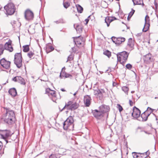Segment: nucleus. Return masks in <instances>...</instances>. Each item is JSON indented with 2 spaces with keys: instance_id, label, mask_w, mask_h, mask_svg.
<instances>
[{
  "instance_id": "obj_19",
  "label": "nucleus",
  "mask_w": 158,
  "mask_h": 158,
  "mask_svg": "<svg viewBox=\"0 0 158 158\" xmlns=\"http://www.w3.org/2000/svg\"><path fill=\"white\" fill-rule=\"evenodd\" d=\"M9 94L12 96V97H15L17 94V93L16 91V90L15 88H12L10 89L8 91Z\"/></svg>"
},
{
  "instance_id": "obj_54",
  "label": "nucleus",
  "mask_w": 158,
  "mask_h": 158,
  "mask_svg": "<svg viewBox=\"0 0 158 158\" xmlns=\"http://www.w3.org/2000/svg\"><path fill=\"white\" fill-rule=\"evenodd\" d=\"M154 5L155 6L156 9H157L158 6V4L155 1L154 2Z\"/></svg>"
},
{
  "instance_id": "obj_4",
  "label": "nucleus",
  "mask_w": 158,
  "mask_h": 158,
  "mask_svg": "<svg viewBox=\"0 0 158 158\" xmlns=\"http://www.w3.org/2000/svg\"><path fill=\"white\" fill-rule=\"evenodd\" d=\"M22 57L21 52L16 53L15 55L14 62L16 66L20 68L22 66Z\"/></svg>"
},
{
  "instance_id": "obj_41",
  "label": "nucleus",
  "mask_w": 158,
  "mask_h": 158,
  "mask_svg": "<svg viewBox=\"0 0 158 158\" xmlns=\"http://www.w3.org/2000/svg\"><path fill=\"white\" fill-rule=\"evenodd\" d=\"M65 74L66 72L64 71H61L60 75V78H63V77H65Z\"/></svg>"
},
{
  "instance_id": "obj_30",
  "label": "nucleus",
  "mask_w": 158,
  "mask_h": 158,
  "mask_svg": "<svg viewBox=\"0 0 158 158\" xmlns=\"http://www.w3.org/2000/svg\"><path fill=\"white\" fill-rule=\"evenodd\" d=\"M23 51L24 52H27L29 50V45H26L23 46Z\"/></svg>"
},
{
  "instance_id": "obj_6",
  "label": "nucleus",
  "mask_w": 158,
  "mask_h": 158,
  "mask_svg": "<svg viewBox=\"0 0 158 158\" xmlns=\"http://www.w3.org/2000/svg\"><path fill=\"white\" fill-rule=\"evenodd\" d=\"M2 131V133L1 134V138L4 140L6 143H8L7 139L8 137L11 136L13 133H11L10 130H1V131Z\"/></svg>"
},
{
  "instance_id": "obj_55",
  "label": "nucleus",
  "mask_w": 158,
  "mask_h": 158,
  "mask_svg": "<svg viewBox=\"0 0 158 158\" xmlns=\"http://www.w3.org/2000/svg\"><path fill=\"white\" fill-rule=\"evenodd\" d=\"M40 114H41V115H42V118H41V121H42L43 120V119H44V115H43V114H42V112H41L40 113Z\"/></svg>"
},
{
  "instance_id": "obj_44",
  "label": "nucleus",
  "mask_w": 158,
  "mask_h": 158,
  "mask_svg": "<svg viewBox=\"0 0 158 158\" xmlns=\"http://www.w3.org/2000/svg\"><path fill=\"white\" fill-rule=\"evenodd\" d=\"M135 12V10L132 9L131 11L129 13L128 17H130V18H131L134 14Z\"/></svg>"
},
{
  "instance_id": "obj_3",
  "label": "nucleus",
  "mask_w": 158,
  "mask_h": 158,
  "mask_svg": "<svg viewBox=\"0 0 158 158\" xmlns=\"http://www.w3.org/2000/svg\"><path fill=\"white\" fill-rule=\"evenodd\" d=\"M6 11V14L8 15H11L15 13L16 9L14 4L12 3H8L4 7Z\"/></svg>"
},
{
  "instance_id": "obj_40",
  "label": "nucleus",
  "mask_w": 158,
  "mask_h": 158,
  "mask_svg": "<svg viewBox=\"0 0 158 158\" xmlns=\"http://www.w3.org/2000/svg\"><path fill=\"white\" fill-rule=\"evenodd\" d=\"M73 59V56L72 54L70 55L68 57V59L66 62L68 61H71Z\"/></svg>"
},
{
  "instance_id": "obj_37",
  "label": "nucleus",
  "mask_w": 158,
  "mask_h": 158,
  "mask_svg": "<svg viewBox=\"0 0 158 158\" xmlns=\"http://www.w3.org/2000/svg\"><path fill=\"white\" fill-rule=\"evenodd\" d=\"M63 6L65 8L67 9L69 6L70 3L69 2H64Z\"/></svg>"
},
{
  "instance_id": "obj_8",
  "label": "nucleus",
  "mask_w": 158,
  "mask_h": 158,
  "mask_svg": "<svg viewBox=\"0 0 158 158\" xmlns=\"http://www.w3.org/2000/svg\"><path fill=\"white\" fill-rule=\"evenodd\" d=\"M92 113L94 116L97 119H102L104 116L103 113L101 111V110H92Z\"/></svg>"
},
{
  "instance_id": "obj_10",
  "label": "nucleus",
  "mask_w": 158,
  "mask_h": 158,
  "mask_svg": "<svg viewBox=\"0 0 158 158\" xmlns=\"http://www.w3.org/2000/svg\"><path fill=\"white\" fill-rule=\"evenodd\" d=\"M24 15L25 19L27 20H32L34 18L33 13L30 10H27L25 11Z\"/></svg>"
},
{
  "instance_id": "obj_29",
  "label": "nucleus",
  "mask_w": 158,
  "mask_h": 158,
  "mask_svg": "<svg viewBox=\"0 0 158 158\" xmlns=\"http://www.w3.org/2000/svg\"><path fill=\"white\" fill-rule=\"evenodd\" d=\"M150 26L149 23H145L144 27L143 29V31L144 32H146L149 29Z\"/></svg>"
},
{
  "instance_id": "obj_34",
  "label": "nucleus",
  "mask_w": 158,
  "mask_h": 158,
  "mask_svg": "<svg viewBox=\"0 0 158 158\" xmlns=\"http://www.w3.org/2000/svg\"><path fill=\"white\" fill-rule=\"evenodd\" d=\"M122 90L123 91L127 94H128L129 88L127 87L126 86H123L122 88Z\"/></svg>"
},
{
  "instance_id": "obj_15",
  "label": "nucleus",
  "mask_w": 158,
  "mask_h": 158,
  "mask_svg": "<svg viewBox=\"0 0 158 158\" xmlns=\"http://www.w3.org/2000/svg\"><path fill=\"white\" fill-rule=\"evenodd\" d=\"M73 38H74L73 41L75 44L78 47H79V45L82 44L83 42L80 36L74 37Z\"/></svg>"
},
{
  "instance_id": "obj_59",
  "label": "nucleus",
  "mask_w": 158,
  "mask_h": 158,
  "mask_svg": "<svg viewBox=\"0 0 158 158\" xmlns=\"http://www.w3.org/2000/svg\"><path fill=\"white\" fill-rule=\"evenodd\" d=\"M49 158H53L52 156V155L51 154L49 156Z\"/></svg>"
},
{
  "instance_id": "obj_33",
  "label": "nucleus",
  "mask_w": 158,
  "mask_h": 158,
  "mask_svg": "<svg viewBox=\"0 0 158 158\" xmlns=\"http://www.w3.org/2000/svg\"><path fill=\"white\" fill-rule=\"evenodd\" d=\"M67 121H68L70 123L73 124L74 122L73 117L72 116H69L66 120Z\"/></svg>"
},
{
  "instance_id": "obj_32",
  "label": "nucleus",
  "mask_w": 158,
  "mask_h": 158,
  "mask_svg": "<svg viewBox=\"0 0 158 158\" xmlns=\"http://www.w3.org/2000/svg\"><path fill=\"white\" fill-rule=\"evenodd\" d=\"M151 57L152 54L150 53H148L145 56V60L147 61L150 60L151 59Z\"/></svg>"
},
{
  "instance_id": "obj_25",
  "label": "nucleus",
  "mask_w": 158,
  "mask_h": 158,
  "mask_svg": "<svg viewBox=\"0 0 158 158\" xmlns=\"http://www.w3.org/2000/svg\"><path fill=\"white\" fill-rule=\"evenodd\" d=\"M68 121L66 120L63 123V128L64 130H67L68 129V127L70 126Z\"/></svg>"
},
{
  "instance_id": "obj_18",
  "label": "nucleus",
  "mask_w": 158,
  "mask_h": 158,
  "mask_svg": "<svg viewBox=\"0 0 158 158\" xmlns=\"http://www.w3.org/2000/svg\"><path fill=\"white\" fill-rule=\"evenodd\" d=\"M79 104L78 103L75 102L73 103L72 102V104H71V105L69 107L68 109V110H75V109H76L79 106Z\"/></svg>"
},
{
  "instance_id": "obj_38",
  "label": "nucleus",
  "mask_w": 158,
  "mask_h": 158,
  "mask_svg": "<svg viewBox=\"0 0 158 158\" xmlns=\"http://www.w3.org/2000/svg\"><path fill=\"white\" fill-rule=\"evenodd\" d=\"M49 94L51 95L53 97H56L55 91L54 90H52L48 95H49Z\"/></svg>"
},
{
  "instance_id": "obj_12",
  "label": "nucleus",
  "mask_w": 158,
  "mask_h": 158,
  "mask_svg": "<svg viewBox=\"0 0 158 158\" xmlns=\"http://www.w3.org/2000/svg\"><path fill=\"white\" fill-rule=\"evenodd\" d=\"M140 111L137 108L134 106L133 108V112L132 113V115L133 117L137 118L139 117L140 114Z\"/></svg>"
},
{
  "instance_id": "obj_1",
  "label": "nucleus",
  "mask_w": 158,
  "mask_h": 158,
  "mask_svg": "<svg viewBox=\"0 0 158 158\" xmlns=\"http://www.w3.org/2000/svg\"><path fill=\"white\" fill-rule=\"evenodd\" d=\"M4 110V113L1 119L4 123L9 125L13 124L15 123V116L14 111L9 108H2V111Z\"/></svg>"
},
{
  "instance_id": "obj_36",
  "label": "nucleus",
  "mask_w": 158,
  "mask_h": 158,
  "mask_svg": "<svg viewBox=\"0 0 158 158\" xmlns=\"http://www.w3.org/2000/svg\"><path fill=\"white\" fill-rule=\"evenodd\" d=\"M144 131L145 133H147V132L144 131L143 128L142 127H139L137 129V132H142Z\"/></svg>"
},
{
  "instance_id": "obj_27",
  "label": "nucleus",
  "mask_w": 158,
  "mask_h": 158,
  "mask_svg": "<svg viewBox=\"0 0 158 158\" xmlns=\"http://www.w3.org/2000/svg\"><path fill=\"white\" fill-rule=\"evenodd\" d=\"M76 6L78 12L80 13H82L83 10V7L79 4L76 5Z\"/></svg>"
},
{
  "instance_id": "obj_31",
  "label": "nucleus",
  "mask_w": 158,
  "mask_h": 158,
  "mask_svg": "<svg viewBox=\"0 0 158 158\" xmlns=\"http://www.w3.org/2000/svg\"><path fill=\"white\" fill-rule=\"evenodd\" d=\"M103 54L106 56L108 58H110L111 56V52L108 50L104 52Z\"/></svg>"
},
{
  "instance_id": "obj_60",
  "label": "nucleus",
  "mask_w": 158,
  "mask_h": 158,
  "mask_svg": "<svg viewBox=\"0 0 158 158\" xmlns=\"http://www.w3.org/2000/svg\"><path fill=\"white\" fill-rule=\"evenodd\" d=\"M68 121V122L69 123H70V124H70V125H72H72H73V124H72V123H70V122H69L68 121Z\"/></svg>"
},
{
  "instance_id": "obj_45",
  "label": "nucleus",
  "mask_w": 158,
  "mask_h": 158,
  "mask_svg": "<svg viewBox=\"0 0 158 158\" xmlns=\"http://www.w3.org/2000/svg\"><path fill=\"white\" fill-rule=\"evenodd\" d=\"M5 49L4 47V45L1 44V55L3 53V51Z\"/></svg>"
},
{
  "instance_id": "obj_64",
  "label": "nucleus",
  "mask_w": 158,
  "mask_h": 158,
  "mask_svg": "<svg viewBox=\"0 0 158 158\" xmlns=\"http://www.w3.org/2000/svg\"><path fill=\"white\" fill-rule=\"evenodd\" d=\"M134 92H135V91H132L131 92V93H134Z\"/></svg>"
},
{
  "instance_id": "obj_16",
  "label": "nucleus",
  "mask_w": 158,
  "mask_h": 158,
  "mask_svg": "<svg viewBox=\"0 0 158 158\" xmlns=\"http://www.w3.org/2000/svg\"><path fill=\"white\" fill-rule=\"evenodd\" d=\"M91 98L88 95L85 96L84 98V101L85 106H89L90 103V100Z\"/></svg>"
},
{
  "instance_id": "obj_24",
  "label": "nucleus",
  "mask_w": 158,
  "mask_h": 158,
  "mask_svg": "<svg viewBox=\"0 0 158 158\" xmlns=\"http://www.w3.org/2000/svg\"><path fill=\"white\" fill-rule=\"evenodd\" d=\"M17 82L20 83L21 84L24 85L25 84L24 80L23 78L20 76L18 77Z\"/></svg>"
},
{
  "instance_id": "obj_51",
  "label": "nucleus",
  "mask_w": 158,
  "mask_h": 158,
  "mask_svg": "<svg viewBox=\"0 0 158 158\" xmlns=\"http://www.w3.org/2000/svg\"><path fill=\"white\" fill-rule=\"evenodd\" d=\"M117 83L115 82H113V86H116L117 87Z\"/></svg>"
},
{
  "instance_id": "obj_11",
  "label": "nucleus",
  "mask_w": 158,
  "mask_h": 158,
  "mask_svg": "<svg viewBox=\"0 0 158 158\" xmlns=\"http://www.w3.org/2000/svg\"><path fill=\"white\" fill-rule=\"evenodd\" d=\"M111 38L113 42L117 44H119L125 40V39L122 37L116 38L114 36H113Z\"/></svg>"
},
{
  "instance_id": "obj_47",
  "label": "nucleus",
  "mask_w": 158,
  "mask_h": 158,
  "mask_svg": "<svg viewBox=\"0 0 158 158\" xmlns=\"http://www.w3.org/2000/svg\"><path fill=\"white\" fill-rule=\"evenodd\" d=\"M72 77V75L70 74L69 73H66L65 77V78H71Z\"/></svg>"
},
{
  "instance_id": "obj_35",
  "label": "nucleus",
  "mask_w": 158,
  "mask_h": 158,
  "mask_svg": "<svg viewBox=\"0 0 158 158\" xmlns=\"http://www.w3.org/2000/svg\"><path fill=\"white\" fill-rule=\"evenodd\" d=\"M139 153H137L136 152H133L132 153V155L133 158H139Z\"/></svg>"
},
{
  "instance_id": "obj_63",
  "label": "nucleus",
  "mask_w": 158,
  "mask_h": 158,
  "mask_svg": "<svg viewBox=\"0 0 158 158\" xmlns=\"http://www.w3.org/2000/svg\"><path fill=\"white\" fill-rule=\"evenodd\" d=\"M55 22L56 23H59L58 21H55Z\"/></svg>"
},
{
  "instance_id": "obj_5",
  "label": "nucleus",
  "mask_w": 158,
  "mask_h": 158,
  "mask_svg": "<svg viewBox=\"0 0 158 158\" xmlns=\"http://www.w3.org/2000/svg\"><path fill=\"white\" fill-rule=\"evenodd\" d=\"M154 110L148 107L146 110L141 115L142 120L139 119L140 121H146L148 119V117L152 113Z\"/></svg>"
},
{
  "instance_id": "obj_53",
  "label": "nucleus",
  "mask_w": 158,
  "mask_h": 158,
  "mask_svg": "<svg viewBox=\"0 0 158 158\" xmlns=\"http://www.w3.org/2000/svg\"><path fill=\"white\" fill-rule=\"evenodd\" d=\"M89 19H85V21L86 22V23H85V25H87L88 24V23L89 22Z\"/></svg>"
},
{
  "instance_id": "obj_21",
  "label": "nucleus",
  "mask_w": 158,
  "mask_h": 158,
  "mask_svg": "<svg viewBox=\"0 0 158 158\" xmlns=\"http://www.w3.org/2000/svg\"><path fill=\"white\" fill-rule=\"evenodd\" d=\"M127 45L131 48H133L134 46V41L132 39L130 38L128 39Z\"/></svg>"
},
{
  "instance_id": "obj_43",
  "label": "nucleus",
  "mask_w": 158,
  "mask_h": 158,
  "mask_svg": "<svg viewBox=\"0 0 158 158\" xmlns=\"http://www.w3.org/2000/svg\"><path fill=\"white\" fill-rule=\"evenodd\" d=\"M117 108L119 110L120 112H121L123 110V108L121 105L119 104H117Z\"/></svg>"
},
{
  "instance_id": "obj_57",
  "label": "nucleus",
  "mask_w": 158,
  "mask_h": 158,
  "mask_svg": "<svg viewBox=\"0 0 158 158\" xmlns=\"http://www.w3.org/2000/svg\"><path fill=\"white\" fill-rule=\"evenodd\" d=\"M61 90L62 91H63V92H64V91H65V90L64 89H61Z\"/></svg>"
},
{
  "instance_id": "obj_28",
  "label": "nucleus",
  "mask_w": 158,
  "mask_h": 158,
  "mask_svg": "<svg viewBox=\"0 0 158 158\" xmlns=\"http://www.w3.org/2000/svg\"><path fill=\"white\" fill-rule=\"evenodd\" d=\"M72 102H73L72 101H69L67 103H66L65 106L63 108V109L61 110H60V111H62L65 108H66L67 110L68 108L71 105Z\"/></svg>"
},
{
  "instance_id": "obj_13",
  "label": "nucleus",
  "mask_w": 158,
  "mask_h": 158,
  "mask_svg": "<svg viewBox=\"0 0 158 158\" xmlns=\"http://www.w3.org/2000/svg\"><path fill=\"white\" fill-rule=\"evenodd\" d=\"M12 41L10 40L8 42H6L4 45V47L5 49L7 50L10 52H12L13 50V48L11 45Z\"/></svg>"
},
{
  "instance_id": "obj_17",
  "label": "nucleus",
  "mask_w": 158,
  "mask_h": 158,
  "mask_svg": "<svg viewBox=\"0 0 158 158\" xmlns=\"http://www.w3.org/2000/svg\"><path fill=\"white\" fill-rule=\"evenodd\" d=\"M115 19H116L114 17H107L105 18V22L106 23L107 26L108 27L110 25V23Z\"/></svg>"
},
{
  "instance_id": "obj_39",
  "label": "nucleus",
  "mask_w": 158,
  "mask_h": 158,
  "mask_svg": "<svg viewBox=\"0 0 158 158\" xmlns=\"http://www.w3.org/2000/svg\"><path fill=\"white\" fill-rule=\"evenodd\" d=\"M145 23H149V17L148 15H146L145 19Z\"/></svg>"
},
{
  "instance_id": "obj_52",
  "label": "nucleus",
  "mask_w": 158,
  "mask_h": 158,
  "mask_svg": "<svg viewBox=\"0 0 158 158\" xmlns=\"http://www.w3.org/2000/svg\"><path fill=\"white\" fill-rule=\"evenodd\" d=\"M71 49H72V52L75 53L76 52V50L75 48L74 47H73L71 48Z\"/></svg>"
},
{
  "instance_id": "obj_49",
  "label": "nucleus",
  "mask_w": 158,
  "mask_h": 158,
  "mask_svg": "<svg viewBox=\"0 0 158 158\" xmlns=\"http://www.w3.org/2000/svg\"><path fill=\"white\" fill-rule=\"evenodd\" d=\"M18 77V76H16L14 77L12 79V80L15 82H17Z\"/></svg>"
},
{
  "instance_id": "obj_22",
  "label": "nucleus",
  "mask_w": 158,
  "mask_h": 158,
  "mask_svg": "<svg viewBox=\"0 0 158 158\" xmlns=\"http://www.w3.org/2000/svg\"><path fill=\"white\" fill-rule=\"evenodd\" d=\"M134 5H143V0H132Z\"/></svg>"
},
{
  "instance_id": "obj_50",
  "label": "nucleus",
  "mask_w": 158,
  "mask_h": 158,
  "mask_svg": "<svg viewBox=\"0 0 158 158\" xmlns=\"http://www.w3.org/2000/svg\"><path fill=\"white\" fill-rule=\"evenodd\" d=\"M129 103L131 106H132L134 105V102L131 100H129Z\"/></svg>"
},
{
  "instance_id": "obj_61",
  "label": "nucleus",
  "mask_w": 158,
  "mask_h": 158,
  "mask_svg": "<svg viewBox=\"0 0 158 158\" xmlns=\"http://www.w3.org/2000/svg\"><path fill=\"white\" fill-rule=\"evenodd\" d=\"M77 94V92H76L74 94H73V95L74 96H75Z\"/></svg>"
},
{
  "instance_id": "obj_9",
  "label": "nucleus",
  "mask_w": 158,
  "mask_h": 158,
  "mask_svg": "<svg viewBox=\"0 0 158 158\" xmlns=\"http://www.w3.org/2000/svg\"><path fill=\"white\" fill-rule=\"evenodd\" d=\"M10 62L4 58L1 59V65L5 69H7L10 67Z\"/></svg>"
},
{
  "instance_id": "obj_56",
  "label": "nucleus",
  "mask_w": 158,
  "mask_h": 158,
  "mask_svg": "<svg viewBox=\"0 0 158 158\" xmlns=\"http://www.w3.org/2000/svg\"><path fill=\"white\" fill-rule=\"evenodd\" d=\"M141 35V33H138L137 35H136V36H140Z\"/></svg>"
},
{
  "instance_id": "obj_14",
  "label": "nucleus",
  "mask_w": 158,
  "mask_h": 158,
  "mask_svg": "<svg viewBox=\"0 0 158 158\" xmlns=\"http://www.w3.org/2000/svg\"><path fill=\"white\" fill-rule=\"evenodd\" d=\"M99 110H101V111H102L104 115L105 113H107L109 111L110 108L108 106L105 105H102L99 106Z\"/></svg>"
},
{
  "instance_id": "obj_7",
  "label": "nucleus",
  "mask_w": 158,
  "mask_h": 158,
  "mask_svg": "<svg viewBox=\"0 0 158 158\" xmlns=\"http://www.w3.org/2000/svg\"><path fill=\"white\" fill-rule=\"evenodd\" d=\"M105 91L103 89H99L97 88L96 89H94V94L97 98L100 100L102 99L103 97V94L105 93Z\"/></svg>"
},
{
  "instance_id": "obj_48",
  "label": "nucleus",
  "mask_w": 158,
  "mask_h": 158,
  "mask_svg": "<svg viewBox=\"0 0 158 158\" xmlns=\"http://www.w3.org/2000/svg\"><path fill=\"white\" fill-rule=\"evenodd\" d=\"M51 89L50 88H48L46 89V93L48 94L50 93L51 91Z\"/></svg>"
},
{
  "instance_id": "obj_26",
  "label": "nucleus",
  "mask_w": 158,
  "mask_h": 158,
  "mask_svg": "<svg viewBox=\"0 0 158 158\" xmlns=\"http://www.w3.org/2000/svg\"><path fill=\"white\" fill-rule=\"evenodd\" d=\"M75 28L76 29L77 31L78 32H81L82 31V27L81 25H77L76 27H75V24L74 25Z\"/></svg>"
},
{
  "instance_id": "obj_62",
  "label": "nucleus",
  "mask_w": 158,
  "mask_h": 158,
  "mask_svg": "<svg viewBox=\"0 0 158 158\" xmlns=\"http://www.w3.org/2000/svg\"><path fill=\"white\" fill-rule=\"evenodd\" d=\"M130 17H128H128H127V19L128 20H129V19H130Z\"/></svg>"
},
{
  "instance_id": "obj_20",
  "label": "nucleus",
  "mask_w": 158,
  "mask_h": 158,
  "mask_svg": "<svg viewBox=\"0 0 158 158\" xmlns=\"http://www.w3.org/2000/svg\"><path fill=\"white\" fill-rule=\"evenodd\" d=\"M150 152L148 151L143 153H139V158H146L149 156Z\"/></svg>"
},
{
  "instance_id": "obj_2",
  "label": "nucleus",
  "mask_w": 158,
  "mask_h": 158,
  "mask_svg": "<svg viewBox=\"0 0 158 158\" xmlns=\"http://www.w3.org/2000/svg\"><path fill=\"white\" fill-rule=\"evenodd\" d=\"M129 53L126 51L118 52L116 54L117 60L123 65H124L127 61Z\"/></svg>"
},
{
  "instance_id": "obj_23",
  "label": "nucleus",
  "mask_w": 158,
  "mask_h": 158,
  "mask_svg": "<svg viewBox=\"0 0 158 158\" xmlns=\"http://www.w3.org/2000/svg\"><path fill=\"white\" fill-rule=\"evenodd\" d=\"M54 50V48L51 46L48 45L46 48V52L47 53L50 52Z\"/></svg>"
},
{
  "instance_id": "obj_42",
  "label": "nucleus",
  "mask_w": 158,
  "mask_h": 158,
  "mask_svg": "<svg viewBox=\"0 0 158 158\" xmlns=\"http://www.w3.org/2000/svg\"><path fill=\"white\" fill-rule=\"evenodd\" d=\"M34 54V53L30 51L27 54V56L30 58H31Z\"/></svg>"
},
{
  "instance_id": "obj_46",
  "label": "nucleus",
  "mask_w": 158,
  "mask_h": 158,
  "mask_svg": "<svg viewBox=\"0 0 158 158\" xmlns=\"http://www.w3.org/2000/svg\"><path fill=\"white\" fill-rule=\"evenodd\" d=\"M126 68L129 69H131L132 67V65L130 64H128L126 65Z\"/></svg>"
},
{
  "instance_id": "obj_58",
  "label": "nucleus",
  "mask_w": 158,
  "mask_h": 158,
  "mask_svg": "<svg viewBox=\"0 0 158 158\" xmlns=\"http://www.w3.org/2000/svg\"><path fill=\"white\" fill-rule=\"evenodd\" d=\"M65 67H63V68H62V71H63L65 69Z\"/></svg>"
}]
</instances>
